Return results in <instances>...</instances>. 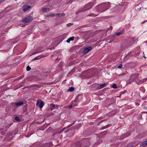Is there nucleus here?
<instances>
[{"mask_svg":"<svg viewBox=\"0 0 147 147\" xmlns=\"http://www.w3.org/2000/svg\"><path fill=\"white\" fill-rule=\"evenodd\" d=\"M82 144L81 142H77L75 144V146L74 147H81Z\"/></svg>","mask_w":147,"mask_h":147,"instance_id":"nucleus-10","label":"nucleus"},{"mask_svg":"<svg viewBox=\"0 0 147 147\" xmlns=\"http://www.w3.org/2000/svg\"><path fill=\"white\" fill-rule=\"evenodd\" d=\"M80 66H82V65H81V64H80Z\"/></svg>","mask_w":147,"mask_h":147,"instance_id":"nucleus-57","label":"nucleus"},{"mask_svg":"<svg viewBox=\"0 0 147 147\" xmlns=\"http://www.w3.org/2000/svg\"><path fill=\"white\" fill-rule=\"evenodd\" d=\"M66 37V36L64 35H62L59 37L60 39H61V40L62 41L64 39H65Z\"/></svg>","mask_w":147,"mask_h":147,"instance_id":"nucleus-21","label":"nucleus"},{"mask_svg":"<svg viewBox=\"0 0 147 147\" xmlns=\"http://www.w3.org/2000/svg\"><path fill=\"white\" fill-rule=\"evenodd\" d=\"M144 108L145 109H147V107H144Z\"/></svg>","mask_w":147,"mask_h":147,"instance_id":"nucleus-50","label":"nucleus"},{"mask_svg":"<svg viewBox=\"0 0 147 147\" xmlns=\"http://www.w3.org/2000/svg\"><path fill=\"white\" fill-rule=\"evenodd\" d=\"M94 3L93 2H90L86 4L82 9H80L77 12L76 14H77L81 12H83L88 10L90 9L93 6Z\"/></svg>","mask_w":147,"mask_h":147,"instance_id":"nucleus-2","label":"nucleus"},{"mask_svg":"<svg viewBox=\"0 0 147 147\" xmlns=\"http://www.w3.org/2000/svg\"><path fill=\"white\" fill-rule=\"evenodd\" d=\"M90 71V69H88L85 71H84V74H86L88 73V71Z\"/></svg>","mask_w":147,"mask_h":147,"instance_id":"nucleus-33","label":"nucleus"},{"mask_svg":"<svg viewBox=\"0 0 147 147\" xmlns=\"http://www.w3.org/2000/svg\"><path fill=\"white\" fill-rule=\"evenodd\" d=\"M63 131H62V130H61L59 132H57V134H60L62 132H63Z\"/></svg>","mask_w":147,"mask_h":147,"instance_id":"nucleus-42","label":"nucleus"},{"mask_svg":"<svg viewBox=\"0 0 147 147\" xmlns=\"http://www.w3.org/2000/svg\"><path fill=\"white\" fill-rule=\"evenodd\" d=\"M107 133V131H104L102 132V133L104 134H106Z\"/></svg>","mask_w":147,"mask_h":147,"instance_id":"nucleus-41","label":"nucleus"},{"mask_svg":"<svg viewBox=\"0 0 147 147\" xmlns=\"http://www.w3.org/2000/svg\"><path fill=\"white\" fill-rule=\"evenodd\" d=\"M76 70V68H73L68 73V75H72Z\"/></svg>","mask_w":147,"mask_h":147,"instance_id":"nucleus-16","label":"nucleus"},{"mask_svg":"<svg viewBox=\"0 0 147 147\" xmlns=\"http://www.w3.org/2000/svg\"><path fill=\"white\" fill-rule=\"evenodd\" d=\"M129 54V53H128L127 54V55Z\"/></svg>","mask_w":147,"mask_h":147,"instance_id":"nucleus-54","label":"nucleus"},{"mask_svg":"<svg viewBox=\"0 0 147 147\" xmlns=\"http://www.w3.org/2000/svg\"><path fill=\"white\" fill-rule=\"evenodd\" d=\"M108 127L107 126V125H106L105 126L102 127L101 128V129H102V130H103V129H105L106 128H107Z\"/></svg>","mask_w":147,"mask_h":147,"instance_id":"nucleus-32","label":"nucleus"},{"mask_svg":"<svg viewBox=\"0 0 147 147\" xmlns=\"http://www.w3.org/2000/svg\"><path fill=\"white\" fill-rule=\"evenodd\" d=\"M147 42V41H145V42Z\"/></svg>","mask_w":147,"mask_h":147,"instance_id":"nucleus-53","label":"nucleus"},{"mask_svg":"<svg viewBox=\"0 0 147 147\" xmlns=\"http://www.w3.org/2000/svg\"><path fill=\"white\" fill-rule=\"evenodd\" d=\"M147 80V78H145L141 80H140L139 81H136V83L138 84H140L143 83L145 82Z\"/></svg>","mask_w":147,"mask_h":147,"instance_id":"nucleus-7","label":"nucleus"},{"mask_svg":"<svg viewBox=\"0 0 147 147\" xmlns=\"http://www.w3.org/2000/svg\"><path fill=\"white\" fill-rule=\"evenodd\" d=\"M142 57L143 58L144 57L145 59L146 58V57H145V56H142Z\"/></svg>","mask_w":147,"mask_h":147,"instance_id":"nucleus-46","label":"nucleus"},{"mask_svg":"<svg viewBox=\"0 0 147 147\" xmlns=\"http://www.w3.org/2000/svg\"><path fill=\"white\" fill-rule=\"evenodd\" d=\"M147 20L145 21L144 22H142V24H143L145 22H147Z\"/></svg>","mask_w":147,"mask_h":147,"instance_id":"nucleus-44","label":"nucleus"},{"mask_svg":"<svg viewBox=\"0 0 147 147\" xmlns=\"http://www.w3.org/2000/svg\"><path fill=\"white\" fill-rule=\"evenodd\" d=\"M74 36H72L69 38L67 40L66 42L67 43H69L71 41H73L74 40Z\"/></svg>","mask_w":147,"mask_h":147,"instance_id":"nucleus-12","label":"nucleus"},{"mask_svg":"<svg viewBox=\"0 0 147 147\" xmlns=\"http://www.w3.org/2000/svg\"><path fill=\"white\" fill-rule=\"evenodd\" d=\"M31 6L30 5H28L24 6L22 8L23 10L24 11H26L28 9L31 8Z\"/></svg>","mask_w":147,"mask_h":147,"instance_id":"nucleus-9","label":"nucleus"},{"mask_svg":"<svg viewBox=\"0 0 147 147\" xmlns=\"http://www.w3.org/2000/svg\"><path fill=\"white\" fill-rule=\"evenodd\" d=\"M48 71L46 69H43L41 70V71L40 72V74L41 76L42 75L43 72L45 73V71Z\"/></svg>","mask_w":147,"mask_h":147,"instance_id":"nucleus-28","label":"nucleus"},{"mask_svg":"<svg viewBox=\"0 0 147 147\" xmlns=\"http://www.w3.org/2000/svg\"><path fill=\"white\" fill-rule=\"evenodd\" d=\"M139 76V74H133L131 75L130 77V78L128 81L129 83H131L134 82V81Z\"/></svg>","mask_w":147,"mask_h":147,"instance_id":"nucleus-4","label":"nucleus"},{"mask_svg":"<svg viewBox=\"0 0 147 147\" xmlns=\"http://www.w3.org/2000/svg\"><path fill=\"white\" fill-rule=\"evenodd\" d=\"M61 59V58H59L58 57H57V58L55 60L56 61H59V60Z\"/></svg>","mask_w":147,"mask_h":147,"instance_id":"nucleus-37","label":"nucleus"},{"mask_svg":"<svg viewBox=\"0 0 147 147\" xmlns=\"http://www.w3.org/2000/svg\"><path fill=\"white\" fill-rule=\"evenodd\" d=\"M122 33L121 32H116L115 33V34L117 36H119Z\"/></svg>","mask_w":147,"mask_h":147,"instance_id":"nucleus-30","label":"nucleus"},{"mask_svg":"<svg viewBox=\"0 0 147 147\" xmlns=\"http://www.w3.org/2000/svg\"><path fill=\"white\" fill-rule=\"evenodd\" d=\"M45 56H38L37 57L34 58L33 60H36L39 59L40 58H42L44 57Z\"/></svg>","mask_w":147,"mask_h":147,"instance_id":"nucleus-14","label":"nucleus"},{"mask_svg":"<svg viewBox=\"0 0 147 147\" xmlns=\"http://www.w3.org/2000/svg\"><path fill=\"white\" fill-rule=\"evenodd\" d=\"M36 105L40 109L43 107L44 105L43 102L39 99L37 100Z\"/></svg>","mask_w":147,"mask_h":147,"instance_id":"nucleus-5","label":"nucleus"},{"mask_svg":"<svg viewBox=\"0 0 147 147\" xmlns=\"http://www.w3.org/2000/svg\"><path fill=\"white\" fill-rule=\"evenodd\" d=\"M55 16V14L54 13H51L50 15H48V16H51L52 17H53Z\"/></svg>","mask_w":147,"mask_h":147,"instance_id":"nucleus-36","label":"nucleus"},{"mask_svg":"<svg viewBox=\"0 0 147 147\" xmlns=\"http://www.w3.org/2000/svg\"><path fill=\"white\" fill-rule=\"evenodd\" d=\"M112 87H113V88H115V89L117 88L118 87L117 85L115 84H114L112 85Z\"/></svg>","mask_w":147,"mask_h":147,"instance_id":"nucleus-24","label":"nucleus"},{"mask_svg":"<svg viewBox=\"0 0 147 147\" xmlns=\"http://www.w3.org/2000/svg\"><path fill=\"white\" fill-rule=\"evenodd\" d=\"M23 76H20V77L18 78V79H22V78H23Z\"/></svg>","mask_w":147,"mask_h":147,"instance_id":"nucleus-43","label":"nucleus"},{"mask_svg":"<svg viewBox=\"0 0 147 147\" xmlns=\"http://www.w3.org/2000/svg\"><path fill=\"white\" fill-rule=\"evenodd\" d=\"M127 56H125L124 57V58L123 61H126V60H127Z\"/></svg>","mask_w":147,"mask_h":147,"instance_id":"nucleus-34","label":"nucleus"},{"mask_svg":"<svg viewBox=\"0 0 147 147\" xmlns=\"http://www.w3.org/2000/svg\"><path fill=\"white\" fill-rule=\"evenodd\" d=\"M26 87H25L24 88V89L25 88H26Z\"/></svg>","mask_w":147,"mask_h":147,"instance_id":"nucleus-55","label":"nucleus"},{"mask_svg":"<svg viewBox=\"0 0 147 147\" xmlns=\"http://www.w3.org/2000/svg\"><path fill=\"white\" fill-rule=\"evenodd\" d=\"M57 134V133H55L53 135V136H54L56 134Z\"/></svg>","mask_w":147,"mask_h":147,"instance_id":"nucleus-45","label":"nucleus"},{"mask_svg":"<svg viewBox=\"0 0 147 147\" xmlns=\"http://www.w3.org/2000/svg\"><path fill=\"white\" fill-rule=\"evenodd\" d=\"M73 24H72L71 23H69L67 25V27H69L72 25Z\"/></svg>","mask_w":147,"mask_h":147,"instance_id":"nucleus-35","label":"nucleus"},{"mask_svg":"<svg viewBox=\"0 0 147 147\" xmlns=\"http://www.w3.org/2000/svg\"><path fill=\"white\" fill-rule=\"evenodd\" d=\"M15 1H17V0H15Z\"/></svg>","mask_w":147,"mask_h":147,"instance_id":"nucleus-59","label":"nucleus"},{"mask_svg":"<svg viewBox=\"0 0 147 147\" xmlns=\"http://www.w3.org/2000/svg\"><path fill=\"white\" fill-rule=\"evenodd\" d=\"M53 129L51 127H49L45 131V132L47 133H49L52 131Z\"/></svg>","mask_w":147,"mask_h":147,"instance_id":"nucleus-15","label":"nucleus"},{"mask_svg":"<svg viewBox=\"0 0 147 147\" xmlns=\"http://www.w3.org/2000/svg\"><path fill=\"white\" fill-rule=\"evenodd\" d=\"M122 65L121 64L119 65L118 67L117 68H120L122 67Z\"/></svg>","mask_w":147,"mask_h":147,"instance_id":"nucleus-39","label":"nucleus"},{"mask_svg":"<svg viewBox=\"0 0 147 147\" xmlns=\"http://www.w3.org/2000/svg\"><path fill=\"white\" fill-rule=\"evenodd\" d=\"M5 0H0V2H2L3 1Z\"/></svg>","mask_w":147,"mask_h":147,"instance_id":"nucleus-47","label":"nucleus"},{"mask_svg":"<svg viewBox=\"0 0 147 147\" xmlns=\"http://www.w3.org/2000/svg\"><path fill=\"white\" fill-rule=\"evenodd\" d=\"M53 109L51 108L50 109V110H51V111H52L53 110Z\"/></svg>","mask_w":147,"mask_h":147,"instance_id":"nucleus-52","label":"nucleus"},{"mask_svg":"<svg viewBox=\"0 0 147 147\" xmlns=\"http://www.w3.org/2000/svg\"><path fill=\"white\" fill-rule=\"evenodd\" d=\"M63 62H60L59 64L58 65L59 67L61 69L62 68L63 66Z\"/></svg>","mask_w":147,"mask_h":147,"instance_id":"nucleus-22","label":"nucleus"},{"mask_svg":"<svg viewBox=\"0 0 147 147\" xmlns=\"http://www.w3.org/2000/svg\"><path fill=\"white\" fill-rule=\"evenodd\" d=\"M50 106L52 108H55V105L53 104H51L50 105Z\"/></svg>","mask_w":147,"mask_h":147,"instance_id":"nucleus-29","label":"nucleus"},{"mask_svg":"<svg viewBox=\"0 0 147 147\" xmlns=\"http://www.w3.org/2000/svg\"><path fill=\"white\" fill-rule=\"evenodd\" d=\"M109 7V4L107 3H102L97 5L96 9L98 11L103 12Z\"/></svg>","mask_w":147,"mask_h":147,"instance_id":"nucleus-1","label":"nucleus"},{"mask_svg":"<svg viewBox=\"0 0 147 147\" xmlns=\"http://www.w3.org/2000/svg\"><path fill=\"white\" fill-rule=\"evenodd\" d=\"M147 144V140L142 142L140 144V146L141 147H143Z\"/></svg>","mask_w":147,"mask_h":147,"instance_id":"nucleus-13","label":"nucleus"},{"mask_svg":"<svg viewBox=\"0 0 147 147\" xmlns=\"http://www.w3.org/2000/svg\"><path fill=\"white\" fill-rule=\"evenodd\" d=\"M71 130V128H70L69 129H68V130H67L65 131V132H68L69 131Z\"/></svg>","mask_w":147,"mask_h":147,"instance_id":"nucleus-40","label":"nucleus"},{"mask_svg":"<svg viewBox=\"0 0 147 147\" xmlns=\"http://www.w3.org/2000/svg\"><path fill=\"white\" fill-rule=\"evenodd\" d=\"M104 120H102V121L100 122V123H102V122H103L104 121Z\"/></svg>","mask_w":147,"mask_h":147,"instance_id":"nucleus-49","label":"nucleus"},{"mask_svg":"<svg viewBox=\"0 0 147 147\" xmlns=\"http://www.w3.org/2000/svg\"><path fill=\"white\" fill-rule=\"evenodd\" d=\"M33 20V17L31 16H29L23 18L21 22L22 23H28L31 22Z\"/></svg>","mask_w":147,"mask_h":147,"instance_id":"nucleus-3","label":"nucleus"},{"mask_svg":"<svg viewBox=\"0 0 147 147\" xmlns=\"http://www.w3.org/2000/svg\"><path fill=\"white\" fill-rule=\"evenodd\" d=\"M89 16H91V15H89Z\"/></svg>","mask_w":147,"mask_h":147,"instance_id":"nucleus-56","label":"nucleus"},{"mask_svg":"<svg viewBox=\"0 0 147 147\" xmlns=\"http://www.w3.org/2000/svg\"><path fill=\"white\" fill-rule=\"evenodd\" d=\"M49 72L48 71H45V73L43 72L42 75L41 76L43 78H45L47 77L49 75Z\"/></svg>","mask_w":147,"mask_h":147,"instance_id":"nucleus-8","label":"nucleus"},{"mask_svg":"<svg viewBox=\"0 0 147 147\" xmlns=\"http://www.w3.org/2000/svg\"><path fill=\"white\" fill-rule=\"evenodd\" d=\"M74 90V88L73 86H71L67 90L68 91L72 92Z\"/></svg>","mask_w":147,"mask_h":147,"instance_id":"nucleus-19","label":"nucleus"},{"mask_svg":"<svg viewBox=\"0 0 147 147\" xmlns=\"http://www.w3.org/2000/svg\"><path fill=\"white\" fill-rule=\"evenodd\" d=\"M74 123H71L69 125H68L67 127H65L63 128L62 130V131H63L66 129H67L68 128L70 127Z\"/></svg>","mask_w":147,"mask_h":147,"instance_id":"nucleus-20","label":"nucleus"},{"mask_svg":"<svg viewBox=\"0 0 147 147\" xmlns=\"http://www.w3.org/2000/svg\"><path fill=\"white\" fill-rule=\"evenodd\" d=\"M115 60H113V61H115Z\"/></svg>","mask_w":147,"mask_h":147,"instance_id":"nucleus-58","label":"nucleus"},{"mask_svg":"<svg viewBox=\"0 0 147 147\" xmlns=\"http://www.w3.org/2000/svg\"><path fill=\"white\" fill-rule=\"evenodd\" d=\"M23 102L22 101H20L18 102H16L15 104L17 106H19L21 105H22L23 104Z\"/></svg>","mask_w":147,"mask_h":147,"instance_id":"nucleus-11","label":"nucleus"},{"mask_svg":"<svg viewBox=\"0 0 147 147\" xmlns=\"http://www.w3.org/2000/svg\"><path fill=\"white\" fill-rule=\"evenodd\" d=\"M92 49V47L91 46H88L85 48L83 52V53L84 54H85L88 53Z\"/></svg>","mask_w":147,"mask_h":147,"instance_id":"nucleus-6","label":"nucleus"},{"mask_svg":"<svg viewBox=\"0 0 147 147\" xmlns=\"http://www.w3.org/2000/svg\"><path fill=\"white\" fill-rule=\"evenodd\" d=\"M102 117H100L99 118H98L99 119H102Z\"/></svg>","mask_w":147,"mask_h":147,"instance_id":"nucleus-48","label":"nucleus"},{"mask_svg":"<svg viewBox=\"0 0 147 147\" xmlns=\"http://www.w3.org/2000/svg\"><path fill=\"white\" fill-rule=\"evenodd\" d=\"M72 107V106H69L70 108H71Z\"/></svg>","mask_w":147,"mask_h":147,"instance_id":"nucleus-51","label":"nucleus"},{"mask_svg":"<svg viewBox=\"0 0 147 147\" xmlns=\"http://www.w3.org/2000/svg\"><path fill=\"white\" fill-rule=\"evenodd\" d=\"M138 56V57H137V58L138 59H141L143 58L142 56Z\"/></svg>","mask_w":147,"mask_h":147,"instance_id":"nucleus-38","label":"nucleus"},{"mask_svg":"<svg viewBox=\"0 0 147 147\" xmlns=\"http://www.w3.org/2000/svg\"><path fill=\"white\" fill-rule=\"evenodd\" d=\"M56 15L58 16L59 17H61L64 16L65 15V14L64 13H58L56 14Z\"/></svg>","mask_w":147,"mask_h":147,"instance_id":"nucleus-18","label":"nucleus"},{"mask_svg":"<svg viewBox=\"0 0 147 147\" xmlns=\"http://www.w3.org/2000/svg\"><path fill=\"white\" fill-rule=\"evenodd\" d=\"M31 69V68L29 66V65L26 68V70L27 71H30Z\"/></svg>","mask_w":147,"mask_h":147,"instance_id":"nucleus-27","label":"nucleus"},{"mask_svg":"<svg viewBox=\"0 0 147 147\" xmlns=\"http://www.w3.org/2000/svg\"><path fill=\"white\" fill-rule=\"evenodd\" d=\"M106 85L107 84L105 83H104L103 84H101L100 85H99L98 86V89L102 88L105 87Z\"/></svg>","mask_w":147,"mask_h":147,"instance_id":"nucleus-17","label":"nucleus"},{"mask_svg":"<svg viewBox=\"0 0 147 147\" xmlns=\"http://www.w3.org/2000/svg\"><path fill=\"white\" fill-rule=\"evenodd\" d=\"M49 9V8H44L42 9V11L43 12H45L47 10H48Z\"/></svg>","mask_w":147,"mask_h":147,"instance_id":"nucleus-26","label":"nucleus"},{"mask_svg":"<svg viewBox=\"0 0 147 147\" xmlns=\"http://www.w3.org/2000/svg\"><path fill=\"white\" fill-rule=\"evenodd\" d=\"M40 51H39L38 50H37L36 51H35L33 52L32 53V55H34L37 54Z\"/></svg>","mask_w":147,"mask_h":147,"instance_id":"nucleus-25","label":"nucleus"},{"mask_svg":"<svg viewBox=\"0 0 147 147\" xmlns=\"http://www.w3.org/2000/svg\"><path fill=\"white\" fill-rule=\"evenodd\" d=\"M80 127V125H77V126H75V127H74V129H78Z\"/></svg>","mask_w":147,"mask_h":147,"instance_id":"nucleus-31","label":"nucleus"},{"mask_svg":"<svg viewBox=\"0 0 147 147\" xmlns=\"http://www.w3.org/2000/svg\"><path fill=\"white\" fill-rule=\"evenodd\" d=\"M15 120L18 122H20L21 121V119L18 116H16L15 117Z\"/></svg>","mask_w":147,"mask_h":147,"instance_id":"nucleus-23","label":"nucleus"}]
</instances>
